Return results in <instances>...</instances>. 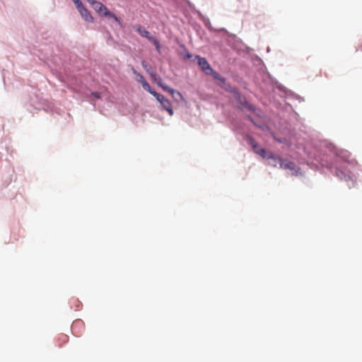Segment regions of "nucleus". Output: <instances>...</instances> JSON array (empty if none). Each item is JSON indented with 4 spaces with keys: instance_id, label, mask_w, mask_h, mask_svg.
I'll use <instances>...</instances> for the list:
<instances>
[{
    "instance_id": "f257e3e1",
    "label": "nucleus",
    "mask_w": 362,
    "mask_h": 362,
    "mask_svg": "<svg viewBox=\"0 0 362 362\" xmlns=\"http://www.w3.org/2000/svg\"><path fill=\"white\" fill-rule=\"evenodd\" d=\"M249 141L255 152L262 157L266 158L269 165L274 167H277L279 165L281 168L286 170L288 173L292 175H298L299 174V168L294 163L282 160L281 158L276 157L273 155L268 156V153L266 152V151L264 148H259L252 139L250 138Z\"/></svg>"
},
{
    "instance_id": "f03ea898",
    "label": "nucleus",
    "mask_w": 362,
    "mask_h": 362,
    "mask_svg": "<svg viewBox=\"0 0 362 362\" xmlns=\"http://www.w3.org/2000/svg\"><path fill=\"white\" fill-rule=\"evenodd\" d=\"M219 86H221V83H219ZM223 88H224L225 89L230 91V92H233L234 93L235 97H236V99L238 100L240 105H241V108H246V109H248V110H253L255 111V108L253 107L252 105H250L245 100L243 97H242L238 93L236 92V90L235 89H233L232 87H230V85L228 84H226L225 83H223L222 85Z\"/></svg>"
},
{
    "instance_id": "7ed1b4c3",
    "label": "nucleus",
    "mask_w": 362,
    "mask_h": 362,
    "mask_svg": "<svg viewBox=\"0 0 362 362\" xmlns=\"http://www.w3.org/2000/svg\"><path fill=\"white\" fill-rule=\"evenodd\" d=\"M155 98L160 103L163 109L166 110L170 116H173L174 112L172 108L170 102L167 98H165L163 95L159 93L156 94V96Z\"/></svg>"
},
{
    "instance_id": "20e7f679",
    "label": "nucleus",
    "mask_w": 362,
    "mask_h": 362,
    "mask_svg": "<svg viewBox=\"0 0 362 362\" xmlns=\"http://www.w3.org/2000/svg\"><path fill=\"white\" fill-rule=\"evenodd\" d=\"M76 8L78 9V11L79 12L81 16L84 21L89 23L93 22V17L90 13V12L83 6V4L77 6Z\"/></svg>"
},
{
    "instance_id": "39448f33",
    "label": "nucleus",
    "mask_w": 362,
    "mask_h": 362,
    "mask_svg": "<svg viewBox=\"0 0 362 362\" xmlns=\"http://www.w3.org/2000/svg\"><path fill=\"white\" fill-rule=\"evenodd\" d=\"M195 59H197V62L199 66L202 68L203 71H204L206 74L212 73L213 70L211 68L209 64L207 62L205 58L201 57L199 56H196Z\"/></svg>"
},
{
    "instance_id": "423d86ee",
    "label": "nucleus",
    "mask_w": 362,
    "mask_h": 362,
    "mask_svg": "<svg viewBox=\"0 0 362 362\" xmlns=\"http://www.w3.org/2000/svg\"><path fill=\"white\" fill-rule=\"evenodd\" d=\"M99 14L100 16H105V17H107L108 18H112L115 22L118 23L119 24H120L119 19L114 13L110 12L107 9V8L106 6H103V8H102L100 11L99 12Z\"/></svg>"
},
{
    "instance_id": "0eeeda50",
    "label": "nucleus",
    "mask_w": 362,
    "mask_h": 362,
    "mask_svg": "<svg viewBox=\"0 0 362 362\" xmlns=\"http://www.w3.org/2000/svg\"><path fill=\"white\" fill-rule=\"evenodd\" d=\"M337 175L341 178V179H344L346 182H352V185L351 184H348L349 187H351V186L354 185V181L352 180L351 177H350V175H346L345 174L343 171H337Z\"/></svg>"
},
{
    "instance_id": "6e6552de",
    "label": "nucleus",
    "mask_w": 362,
    "mask_h": 362,
    "mask_svg": "<svg viewBox=\"0 0 362 362\" xmlns=\"http://www.w3.org/2000/svg\"><path fill=\"white\" fill-rule=\"evenodd\" d=\"M88 2L92 6L93 9L98 13L104 6L102 3L97 1L95 0H90Z\"/></svg>"
},
{
    "instance_id": "1a4fd4ad",
    "label": "nucleus",
    "mask_w": 362,
    "mask_h": 362,
    "mask_svg": "<svg viewBox=\"0 0 362 362\" xmlns=\"http://www.w3.org/2000/svg\"><path fill=\"white\" fill-rule=\"evenodd\" d=\"M136 31L142 36V37H146L147 39H148L149 40H151V38H153V37L152 35H150V33L144 28H141V27H138V28L136 29Z\"/></svg>"
},
{
    "instance_id": "9d476101",
    "label": "nucleus",
    "mask_w": 362,
    "mask_h": 362,
    "mask_svg": "<svg viewBox=\"0 0 362 362\" xmlns=\"http://www.w3.org/2000/svg\"><path fill=\"white\" fill-rule=\"evenodd\" d=\"M170 94L173 99L177 103L184 100V98L182 95V94L175 89L173 90H170Z\"/></svg>"
},
{
    "instance_id": "9b49d317",
    "label": "nucleus",
    "mask_w": 362,
    "mask_h": 362,
    "mask_svg": "<svg viewBox=\"0 0 362 362\" xmlns=\"http://www.w3.org/2000/svg\"><path fill=\"white\" fill-rule=\"evenodd\" d=\"M142 86L146 91L149 92L154 97H156V94H158L156 91L151 89V86L146 81L142 84Z\"/></svg>"
},
{
    "instance_id": "f8f14e48",
    "label": "nucleus",
    "mask_w": 362,
    "mask_h": 362,
    "mask_svg": "<svg viewBox=\"0 0 362 362\" xmlns=\"http://www.w3.org/2000/svg\"><path fill=\"white\" fill-rule=\"evenodd\" d=\"M151 42L154 45L156 49L158 52H160V45L159 44L158 41L153 37V38H151Z\"/></svg>"
},
{
    "instance_id": "ddd939ff",
    "label": "nucleus",
    "mask_w": 362,
    "mask_h": 362,
    "mask_svg": "<svg viewBox=\"0 0 362 362\" xmlns=\"http://www.w3.org/2000/svg\"><path fill=\"white\" fill-rule=\"evenodd\" d=\"M133 72L134 74L136 76L137 78V81H139V83H141V85L145 83L146 81L144 79V78L140 74H139L135 69H133Z\"/></svg>"
},
{
    "instance_id": "4468645a",
    "label": "nucleus",
    "mask_w": 362,
    "mask_h": 362,
    "mask_svg": "<svg viewBox=\"0 0 362 362\" xmlns=\"http://www.w3.org/2000/svg\"><path fill=\"white\" fill-rule=\"evenodd\" d=\"M211 74H213L214 75V77L218 80L221 83H225V80L223 78H222L218 74H217L216 72H212Z\"/></svg>"
},
{
    "instance_id": "2eb2a0df",
    "label": "nucleus",
    "mask_w": 362,
    "mask_h": 362,
    "mask_svg": "<svg viewBox=\"0 0 362 362\" xmlns=\"http://www.w3.org/2000/svg\"><path fill=\"white\" fill-rule=\"evenodd\" d=\"M150 75L155 82H156L158 80H160V77L154 71L150 72Z\"/></svg>"
},
{
    "instance_id": "dca6fc26",
    "label": "nucleus",
    "mask_w": 362,
    "mask_h": 362,
    "mask_svg": "<svg viewBox=\"0 0 362 362\" xmlns=\"http://www.w3.org/2000/svg\"><path fill=\"white\" fill-rule=\"evenodd\" d=\"M142 66L147 71V72H148L149 74H150V72L152 71L151 69L150 66L147 64L146 62L143 61L142 62Z\"/></svg>"
},
{
    "instance_id": "f3484780",
    "label": "nucleus",
    "mask_w": 362,
    "mask_h": 362,
    "mask_svg": "<svg viewBox=\"0 0 362 362\" xmlns=\"http://www.w3.org/2000/svg\"><path fill=\"white\" fill-rule=\"evenodd\" d=\"M161 88L165 90V91H168L170 93V90H173L174 89L170 88L168 86L164 84V85H161Z\"/></svg>"
},
{
    "instance_id": "a211bd4d",
    "label": "nucleus",
    "mask_w": 362,
    "mask_h": 362,
    "mask_svg": "<svg viewBox=\"0 0 362 362\" xmlns=\"http://www.w3.org/2000/svg\"><path fill=\"white\" fill-rule=\"evenodd\" d=\"M73 2L74 3L76 7L80 6L81 4H82V2L81 1V0H72Z\"/></svg>"
},
{
    "instance_id": "6ab92c4d",
    "label": "nucleus",
    "mask_w": 362,
    "mask_h": 362,
    "mask_svg": "<svg viewBox=\"0 0 362 362\" xmlns=\"http://www.w3.org/2000/svg\"><path fill=\"white\" fill-rule=\"evenodd\" d=\"M183 57L185 59H191L192 57V55L188 52H187L186 54H183Z\"/></svg>"
},
{
    "instance_id": "aec40b11",
    "label": "nucleus",
    "mask_w": 362,
    "mask_h": 362,
    "mask_svg": "<svg viewBox=\"0 0 362 362\" xmlns=\"http://www.w3.org/2000/svg\"><path fill=\"white\" fill-rule=\"evenodd\" d=\"M156 83H157V84H158V86H160V87H161V85H164V84L163 83V82H162V79H161V78H160V80H158V81H156Z\"/></svg>"
},
{
    "instance_id": "412c9836",
    "label": "nucleus",
    "mask_w": 362,
    "mask_h": 362,
    "mask_svg": "<svg viewBox=\"0 0 362 362\" xmlns=\"http://www.w3.org/2000/svg\"><path fill=\"white\" fill-rule=\"evenodd\" d=\"M156 83H157V84H158V86H160V87H161V85H164V84L163 83V82H162V79H161V78H160V80H158V81H156Z\"/></svg>"
},
{
    "instance_id": "4be33fe9",
    "label": "nucleus",
    "mask_w": 362,
    "mask_h": 362,
    "mask_svg": "<svg viewBox=\"0 0 362 362\" xmlns=\"http://www.w3.org/2000/svg\"><path fill=\"white\" fill-rule=\"evenodd\" d=\"M95 97H96L97 98H100V95L98 93H92Z\"/></svg>"
},
{
    "instance_id": "5701e85b",
    "label": "nucleus",
    "mask_w": 362,
    "mask_h": 362,
    "mask_svg": "<svg viewBox=\"0 0 362 362\" xmlns=\"http://www.w3.org/2000/svg\"><path fill=\"white\" fill-rule=\"evenodd\" d=\"M279 88L283 91H285V88L282 86H279Z\"/></svg>"
}]
</instances>
